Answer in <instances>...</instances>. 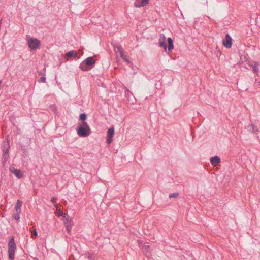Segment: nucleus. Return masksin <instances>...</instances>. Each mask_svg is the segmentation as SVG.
Wrapping results in <instances>:
<instances>
[{"label": "nucleus", "instance_id": "obj_1", "mask_svg": "<svg viewBox=\"0 0 260 260\" xmlns=\"http://www.w3.org/2000/svg\"><path fill=\"white\" fill-rule=\"evenodd\" d=\"M168 45H167L166 38L165 35L161 36L159 39V45L164 48L166 52L168 49V52H171L174 48L173 41L171 38H168Z\"/></svg>", "mask_w": 260, "mask_h": 260}, {"label": "nucleus", "instance_id": "obj_2", "mask_svg": "<svg viewBox=\"0 0 260 260\" xmlns=\"http://www.w3.org/2000/svg\"><path fill=\"white\" fill-rule=\"evenodd\" d=\"M95 63V60L93 57H88L80 63L79 68L84 71L91 70Z\"/></svg>", "mask_w": 260, "mask_h": 260}, {"label": "nucleus", "instance_id": "obj_3", "mask_svg": "<svg viewBox=\"0 0 260 260\" xmlns=\"http://www.w3.org/2000/svg\"><path fill=\"white\" fill-rule=\"evenodd\" d=\"M77 133L80 137H86L89 136L91 132L87 123L83 121L82 124L79 126L77 129Z\"/></svg>", "mask_w": 260, "mask_h": 260}, {"label": "nucleus", "instance_id": "obj_4", "mask_svg": "<svg viewBox=\"0 0 260 260\" xmlns=\"http://www.w3.org/2000/svg\"><path fill=\"white\" fill-rule=\"evenodd\" d=\"M16 250V244L14 241V237H12L8 244V253L9 259L14 260L15 253Z\"/></svg>", "mask_w": 260, "mask_h": 260}, {"label": "nucleus", "instance_id": "obj_5", "mask_svg": "<svg viewBox=\"0 0 260 260\" xmlns=\"http://www.w3.org/2000/svg\"><path fill=\"white\" fill-rule=\"evenodd\" d=\"M28 45L32 50H35L40 45V41L36 38H29L28 39Z\"/></svg>", "mask_w": 260, "mask_h": 260}, {"label": "nucleus", "instance_id": "obj_6", "mask_svg": "<svg viewBox=\"0 0 260 260\" xmlns=\"http://www.w3.org/2000/svg\"><path fill=\"white\" fill-rule=\"evenodd\" d=\"M114 134V128L113 127L108 129L107 135V143L110 144L112 141V138Z\"/></svg>", "mask_w": 260, "mask_h": 260}, {"label": "nucleus", "instance_id": "obj_7", "mask_svg": "<svg viewBox=\"0 0 260 260\" xmlns=\"http://www.w3.org/2000/svg\"><path fill=\"white\" fill-rule=\"evenodd\" d=\"M232 38L228 34L225 36V38L223 40V45L227 48H230L232 46Z\"/></svg>", "mask_w": 260, "mask_h": 260}, {"label": "nucleus", "instance_id": "obj_8", "mask_svg": "<svg viewBox=\"0 0 260 260\" xmlns=\"http://www.w3.org/2000/svg\"><path fill=\"white\" fill-rule=\"evenodd\" d=\"M10 171L13 174L18 178H21L22 177V173L20 170L15 169L14 167H11L9 169Z\"/></svg>", "mask_w": 260, "mask_h": 260}, {"label": "nucleus", "instance_id": "obj_9", "mask_svg": "<svg viewBox=\"0 0 260 260\" xmlns=\"http://www.w3.org/2000/svg\"><path fill=\"white\" fill-rule=\"evenodd\" d=\"M149 0H141L139 2V0H136L134 3V6L135 7H142L146 6L149 3Z\"/></svg>", "mask_w": 260, "mask_h": 260}, {"label": "nucleus", "instance_id": "obj_10", "mask_svg": "<svg viewBox=\"0 0 260 260\" xmlns=\"http://www.w3.org/2000/svg\"><path fill=\"white\" fill-rule=\"evenodd\" d=\"M4 149L3 150V163L6 162L9 157V145H7V147L4 146Z\"/></svg>", "mask_w": 260, "mask_h": 260}, {"label": "nucleus", "instance_id": "obj_11", "mask_svg": "<svg viewBox=\"0 0 260 260\" xmlns=\"http://www.w3.org/2000/svg\"><path fill=\"white\" fill-rule=\"evenodd\" d=\"M67 59H69L71 57L76 58L78 56V53L76 51L72 50L68 52L66 54Z\"/></svg>", "mask_w": 260, "mask_h": 260}, {"label": "nucleus", "instance_id": "obj_12", "mask_svg": "<svg viewBox=\"0 0 260 260\" xmlns=\"http://www.w3.org/2000/svg\"><path fill=\"white\" fill-rule=\"evenodd\" d=\"M210 162L215 166L220 162V158L219 156H215L210 158Z\"/></svg>", "mask_w": 260, "mask_h": 260}, {"label": "nucleus", "instance_id": "obj_13", "mask_svg": "<svg viewBox=\"0 0 260 260\" xmlns=\"http://www.w3.org/2000/svg\"><path fill=\"white\" fill-rule=\"evenodd\" d=\"M22 201H21L20 200H18L15 206V210L16 212H17L18 213H21V207L22 206Z\"/></svg>", "mask_w": 260, "mask_h": 260}, {"label": "nucleus", "instance_id": "obj_14", "mask_svg": "<svg viewBox=\"0 0 260 260\" xmlns=\"http://www.w3.org/2000/svg\"><path fill=\"white\" fill-rule=\"evenodd\" d=\"M120 57H121L127 64H129L131 63L130 61L128 59V56L125 54V52L124 51L122 53L119 55Z\"/></svg>", "mask_w": 260, "mask_h": 260}, {"label": "nucleus", "instance_id": "obj_15", "mask_svg": "<svg viewBox=\"0 0 260 260\" xmlns=\"http://www.w3.org/2000/svg\"><path fill=\"white\" fill-rule=\"evenodd\" d=\"M114 50L116 54H118L119 55L124 52V50L120 45H117L116 46H114Z\"/></svg>", "mask_w": 260, "mask_h": 260}, {"label": "nucleus", "instance_id": "obj_16", "mask_svg": "<svg viewBox=\"0 0 260 260\" xmlns=\"http://www.w3.org/2000/svg\"><path fill=\"white\" fill-rule=\"evenodd\" d=\"M258 66H259V64L257 62H254V64L251 65V67L252 68L253 71L255 73H257L258 72Z\"/></svg>", "mask_w": 260, "mask_h": 260}, {"label": "nucleus", "instance_id": "obj_17", "mask_svg": "<svg viewBox=\"0 0 260 260\" xmlns=\"http://www.w3.org/2000/svg\"><path fill=\"white\" fill-rule=\"evenodd\" d=\"M87 115L85 113H82L80 115V119L82 121H84V120L86 119Z\"/></svg>", "mask_w": 260, "mask_h": 260}, {"label": "nucleus", "instance_id": "obj_18", "mask_svg": "<svg viewBox=\"0 0 260 260\" xmlns=\"http://www.w3.org/2000/svg\"><path fill=\"white\" fill-rule=\"evenodd\" d=\"M253 126H254V124H249V125H248L247 127H246V128L250 132H251L252 133V131H253Z\"/></svg>", "mask_w": 260, "mask_h": 260}, {"label": "nucleus", "instance_id": "obj_19", "mask_svg": "<svg viewBox=\"0 0 260 260\" xmlns=\"http://www.w3.org/2000/svg\"><path fill=\"white\" fill-rule=\"evenodd\" d=\"M46 79L45 76H42L38 80L39 83H46Z\"/></svg>", "mask_w": 260, "mask_h": 260}, {"label": "nucleus", "instance_id": "obj_20", "mask_svg": "<svg viewBox=\"0 0 260 260\" xmlns=\"http://www.w3.org/2000/svg\"><path fill=\"white\" fill-rule=\"evenodd\" d=\"M56 197H52L51 198V201L53 203L54 206L57 207V203L56 202Z\"/></svg>", "mask_w": 260, "mask_h": 260}, {"label": "nucleus", "instance_id": "obj_21", "mask_svg": "<svg viewBox=\"0 0 260 260\" xmlns=\"http://www.w3.org/2000/svg\"><path fill=\"white\" fill-rule=\"evenodd\" d=\"M178 196H179V193H173L170 194H169V197L170 198H175V197H177Z\"/></svg>", "mask_w": 260, "mask_h": 260}, {"label": "nucleus", "instance_id": "obj_22", "mask_svg": "<svg viewBox=\"0 0 260 260\" xmlns=\"http://www.w3.org/2000/svg\"><path fill=\"white\" fill-rule=\"evenodd\" d=\"M56 211H57V215H58V216L59 217H60V216H62V215H63V213H62V212L61 211V210H60V209H56Z\"/></svg>", "mask_w": 260, "mask_h": 260}, {"label": "nucleus", "instance_id": "obj_23", "mask_svg": "<svg viewBox=\"0 0 260 260\" xmlns=\"http://www.w3.org/2000/svg\"><path fill=\"white\" fill-rule=\"evenodd\" d=\"M20 213H18L17 212H16V214H15L14 216V218L16 220H18L19 219H20V216H19V214Z\"/></svg>", "mask_w": 260, "mask_h": 260}, {"label": "nucleus", "instance_id": "obj_24", "mask_svg": "<svg viewBox=\"0 0 260 260\" xmlns=\"http://www.w3.org/2000/svg\"><path fill=\"white\" fill-rule=\"evenodd\" d=\"M258 132V128L256 126H255V125H254V126H253V131H252V133H256Z\"/></svg>", "mask_w": 260, "mask_h": 260}, {"label": "nucleus", "instance_id": "obj_25", "mask_svg": "<svg viewBox=\"0 0 260 260\" xmlns=\"http://www.w3.org/2000/svg\"><path fill=\"white\" fill-rule=\"evenodd\" d=\"M66 229H67V230L70 232V230H71V226L69 225H66Z\"/></svg>", "mask_w": 260, "mask_h": 260}, {"label": "nucleus", "instance_id": "obj_26", "mask_svg": "<svg viewBox=\"0 0 260 260\" xmlns=\"http://www.w3.org/2000/svg\"><path fill=\"white\" fill-rule=\"evenodd\" d=\"M32 233L35 236H37L38 235L37 232L36 230H33Z\"/></svg>", "mask_w": 260, "mask_h": 260}, {"label": "nucleus", "instance_id": "obj_27", "mask_svg": "<svg viewBox=\"0 0 260 260\" xmlns=\"http://www.w3.org/2000/svg\"><path fill=\"white\" fill-rule=\"evenodd\" d=\"M88 258L89 260H93L92 255L89 254L88 256Z\"/></svg>", "mask_w": 260, "mask_h": 260}, {"label": "nucleus", "instance_id": "obj_28", "mask_svg": "<svg viewBox=\"0 0 260 260\" xmlns=\"http://www.w3.org/2000/svg\"><path fill=\"white\" fill-rule=\"evenodd\" d=\"M145 247L146 249L149 248V246H145Z\"/></svg>", "mask_w": 260, "mask_h": 260}, {"label": "nucleus", "instance_id": "obj_29", "mask_svg": "<svg viewBox=\"0 0 260 260\" xmlns=\"http://www.w3.org/2000/svg\"><path fill=\"white\" fill-rule=\"evenodd\" d=\"M255 84H257V80H255Z\"/></svg>", "mask_w": 260, "mask_h": 260}]
</instances>
